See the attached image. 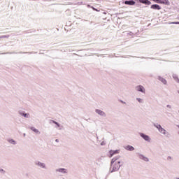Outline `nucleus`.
<instances>
[{"label": "nucleus", "instance_id": "f704fd0d", "mask_svg": "<svg viewBox=\"0 0 179 179\" xmlns=\"http://www.w3.org/2000/svg\"><path fill=\"white\" fill-rule=\"evenodd\" d=\"M176 127H177L178 128V129H179V125H177Z\"/></svg>", "mask_w": 179, "mask_h": 179}, {"label": "nucleus", "instance_id": "9b49d317", "mask_svg": "<svg viewBox=\"0 0 179 179\" xmlns=\"http://www.w3.org/2000/svg\"><path fill=\"white\" fill-rule=\"evenodd\" d=\"M140 3H143L144 5H152V2L149 0H137Z\"/></svg>", "mask_w": 179, "mask_h": 179}, {"label": "nucleus", "instance_id": "0eeeda50", "mask_svg": "<svg viewBox=\"0 0 179 179\" xmlns=\"http://www.w3.org/2000/svg\"><path fill=\"white\" fill-rule=\"evenodd\" d=\"M124 5H129V6H134L136 2L134 0H126L123 2Z\"/></svg>", "mask_w": 179, "mask_h": 179}, {"label": "nucleus", "instance_id": "c85d7f7f", "mask_svg": "<svg viewBox=\"0 0 179 179\" xmlns=\"http://www.w3.org/2000/svg\"><path fill=\"white\" fill-rule=\"evenodd\" d=\"M120 102L122 103V104H126L125 101H124L122 100H120Z\"/></svg>", "mask_w": 179, "mask_h": 179}, {"label": "nucleus", "instance_id": "6e6552de", "mask_svg": "<svg viewBox=\"0 0 179 179\" xmlns=\"http://www.w3.org/2000/svg\"><path fill=\"white\" fill-rule=\"evenodd\" d=\"M150 9H154L155 10H160L162 7L159 4H152L150 6Z\"/></svg>", "mask_w": 179, "mask_h": 179}, {"label": "nucleus", "instance_id": "423d86ee", "mask_svg": "<svg viewBox=\"0 0 179 179\" xmlns=\"http://www.w3.org/2000/svg\"><path fill=\"white\" fill-rule=\"evenodd\" d=\"M136 90L137 92H141V93H144V94L146 92V90H145V87L141 85L136 87Z\"/></svg>", "mask_w": 179, "mask_h": 179}, {"label": "nucleus", "instance_id": "f03ea898", "mask_svg": "<svg viewBox=\"0 0 179 179\" xmlns=\"http://www.w3.org/2000/svg\"><path fill=\"white\" fill-rule=\"evenodd\" d=\"M154 127L157 128L159 131V132L162 135H164L166 138H169L170 134L169 131H166L161 124H159L158 123H154L153 124Z\"/></svg>", "mask_w": 179, "mask_h": 179}, {"label": "nucleus", "instance_id": "20e7f679", "mask_svg": "<svg viewBox=\"0 0 179 179\" xmlns=\"http://www.w3.org/2000/svg\"><path fill=\"white\" fill-rule=\"evenodd\" d=\"M138 135H140V136L145 141L150 143L151 141V138L150 137V136H148L146 134H145L144 133H138Z\"/></svg>", "mask_w": 179, "mask_h": 179}, {"label": "nucleus", "instance_id": "b1692460", "mask_svg": "<svg viewBox=\"0 0 179 179\" xmlns=\"http://www.w3.org/2000/svg\"><path fill=\"white\" fill-rule=\"evenodd\" d=\"M91 8L95 10V12H100V10H98L97 8H94V6H91Z\"/></svg>", "mask_w": 179, "mask_h": 179}, {"label": "nucleus", "instance_id": "f3484780", "mask_svg": "<svg viewBox=\"0 0 179 179\" xmlns=\"http://www.w3.org/2000/svg\"><path fill=\"white\" fill-rule=\"evenodd\" d=\"M125 150H128V151H134L135 150L134 147L131 146V145H127L126 147H124Z\"/></svg>", "mask_w": 179, "mask_h": 179}, {"label": "nucleus", "instance_id": "4468645a", "mask_svg": "<svg viewBox=\"0 0 179 179\" xmlns=\"http://www.w3.org/2000/svg\"><path fill=\"white\" fill-rule=\"evenodd\" d=\"M158 80H159V82H162V83H163V85H167V80L166 79H164V78L159 76L157 77Z\"/></svg>", "mask_w": 179, "mask_h": 179}, {"label": "nucleus", "instance_id": "39448f33", "mask_svg": "<svg viewBox=\"0 0 179 179\" xmlns=\"http://www.w3.org/2000/svg\"><path fill=\"white\" fill-rule=\"evenodd\" d=\"M35 165L38 166V167H40L42 169H45V170L48 169V166H46V165L44 162H41L36 161L35 162Z\"/></svg>", "mask_w": 179, "mask_h": 179}, {"label": "nucleus", "instance_id": "473e14b6", "mask_svg": "<svg viewBox=\"0 0 179 179\" xmlns=\"http://www.w3.org/2000/svg\"><path fill=\"white\" fill-rule=\"evenodd\" d=\"M55 141H56L57 143H59V140L56 139Z\"/></svg>", "mask_w": 179, "mask_h": 179}, {"label": "nucleus", "instance_id": "7c9ffc66", "mask_svg": "<svg viewBox=\"0 0 179 179\" xmlns=\"http://www.w3.org/2000/svg\"><path fill=\"white\" fill-rule=\"evenodd\" d=\"M166 107H167L168 108H171V106H170V105H167Z\"/></svg>", "mask_w": 179, "mask_h": 179}, {"label": "nucleus", "instance_id": "bb28decb", "mask_svg": "<svg viewBox=\"0 0 179 179\" xmlns=\"http://www.w3.org/2000/svg\"><path fill=\"white\" fill-rule=\"evenodd\" d=\"M99 114L101 116H103V117L106 116V115H105L104 113H99Z\"/></svg>", "mask_w": 179, "mask_h": 179}, {"label": "nucleus", "instance_id": "1a4fd4ad", "mask_svg": "<svg viewBox=\"0 0 179 179\" xmlns=\"http://www.w3.org/2000/svg\"><path fill=\"white\" fill-rule=\"evenodd\" d=\"M138 158L141 159V160H143L145 162H149L150 161L149 158L145 157L143 155H141V154H138Z\"/></svg>", "mask_w": 179, "mask_h": 179}, {"label": "nucleus", "instance_id": "c756f323", "mask_svg": "<svg viewBox=\"0 0 179 179\" xmlns=\"http://www.w3.org/2000/svg\"><path fill=\"white\" fill-rule=\"evenodd\" d=\"M173 159V157H170V156H168L167 157V160H171V159Z\"/></svg>", "mask_w": 179, "mask_h": 179}, {"label": "nucleus", "instance_id": "7ed1b4c3", "mask_svg": "<svg viewBox=\"0 0 179 179\" xmlns=\"http://www.w3.org/2000/svg\"><path fill=\"white\" fill-rule=\"evenodd\" d=\"M55 171L57 173V175L61 176V174H67L68 171L65 168H58L55 170Z\"/></svg>", "mask_w": 179, "mask_h": 179}, {"label": "nucleus", "instance_id": "dca6fc26", "mask_svg": "<svg viewBox=\"0 0 179 179\" xmlns=\"http://www.w3.org/2000/svg\"><path fill=\"white\" fill-rule=\"evenodd\" d=\"M159 3L162 5H170V1L169 0H159Z\"/></svg>", "mask_w": 179, "mask_h": 179}, {"label": "nucleus", "instance_id": "2f4dec72", "mask_svg": "<svg viewBox=\"0 0 179 179\" xmlns=\"http://www.w3.org/2000/svg\"><path fill=\"white\" fill-rule=\"evenodd\" d=\"M87 8H92V6H90V4H87Z\"/></svg>", "mask_w": 179, "mask_h": 179}, {"label": "nucleus", "instance_id": "4c0bfd02", "mask_svg": "<svg viewBox=\"0 0 179 179\" xmlns=\"http://www.w3.org/2000/svg\"><path fill=\"white\" fill-rule=\"evenodd\" d=\"M176 179H179V178H177Z\"/></svg>", "mask_w": 179, "mask_h": 179}, {"label": "nucleus", "instance_id": "393cba45", "mask_svg": "<svg viewBox=\"0 0 179 179\" xmlns=\"http://www.w3.org/2000/svg\"><path fill=\"white\" fill-rule=\"evenodd\" d=\"M96 113H103L101 110L96 109Z\"/></svg>", "mask_w": 179, "mask_h": 179}, {"label": "nucleus", "instance_id": "f257e3e1", "mask_svg": "<svg viewBox=\"0 0 179 179\" xmlns=\"http://www.w3.org/2000/svg\"><path fill=\"white\" fill-rule=\"evenodd\" d=\"M120 158H121V156L118 155L112 159L110 162V171H109L110 173L120 171L121 166H123L122 162H121L120 161H117Z\"/></svg>", "mask_w": 179, "mask_h": 179}, {"label": "nucleus", "instance_id": "e433bc0d", "mask_svg": "<svg viewBox=\"0 0 179 179\" xmlns=\"http://www.w3.org/2000/svg\"><path fill=\"white\" fill-rule=\"evenodd\" d=\"M22 113H25V111H22Z\"/></svg>", "mask_w": 179, "mask_h": 179}, {"label": "nucleus", "instance_id": "c9c22d12", "mask_svg": "<svg viewBox=\"0 0 179 179\" xmlns=\"http://www.w3.org/2000/svg\"><path fill=\"white\" fill-rule=\"evenodd\" d=\"M178 93L179 94V90L178 91Z\"/></svg>", "mask_w": 179, "mask_h": 179}, {"label": "nucleus", "instance_id": "a211bd4d", "mask_svg": "<svg viewBox=\"0 0 179 179\" xmlns=\"http://www.w3.org/2000/svg\"><path fill=\"white\" fill-rule=\"evenodd\" d=\"M172 78L174 79V80L176 82H177V83H179V78H178V76H177V74H173Z\"/></svg>", "mask_w": 179, "mask_h": 179}, {"label": "nucleus", "instance_id": "6ab92c4d", "mask_svg": "<svg viewBox=\"0 0 179 179\" xmlns=\"http://www.w3.org/2000/svg\"><path fill=\"white\" fill-rule=\"evenodd\" d=\"M20 114L22 117H24V118L30 117V115L29 113H20Z\"/></svg>", "mask_w": 179, "mask_h": 179}, {"label": "nucleus", "instance_id": "aec40b11", "mask_svg": "<svg viewBox=\"0 0 179 179\" xmlns=\"http://www.w3.org/2000/svg\"><path fill=\"white\" fill-rule=\"evenodd\" d=\"M136 34H134L132 31H130L127 34V36L129 37V38H131V37H134Z\"/></svg>", "mask_w": 179, "mask_h": 179}, {"label": "nucleus", "instance_id": "ddd939ff", "mask_svg": "<svg viewBox=\"0 0 179 179\" xmlns=\"http://www.w3.org/2000/svg\"><path fill=\"white\" fill-rule=\"evenodd\" d=\"M110 157H113L115 155L120 154V150H110L109 152Z\"/></svg>", "mask_w": 179, "mask_h": 179}, {"label": "nucleus", "instance_id": "72a5a7b5", "mask_svg": "<svg viewBox=\"0 0 179 179\" xmlns=\"http://www.w3.org/2000/svg\"><path fill=\"white\" fill-rule=\"evenodd\" d=\"M23 136H24V137L26 136V134H25V133L23 134Z\"/></svg>", "mask_w": 179, "mask_h": 179}, {"label": "nucleus", "instance_id": "f8f14e48", "mask_svg": "<svg viewBox=\"0 0 179 179\" xmlns=\"http://www.w3.org/2000/svg\"><path fill=\"white\" fill-rule=\"evenodd\" d=\"M29 129H31V131H34V133H35L36 135H40L41 134V132L39 131L38 129H37L36 127H29Z\"/></svg>", "mask_w": 179, "mask_h": 179}, {"label": "nucleus", "instance_id": "a878e982", "mask_svg": "<svg viewBox=\"0 0 179 179\" xmlns=\"http://www.w3.org/2000/svg\"><path fill=\"white\" fill-rule=\"evenodd\" d=\"M171 24H179V22H171Z\"/></svg>", "mask_w": 179, "mask_h": 179}, {"label": "nucleus", "instance_id": "58836bf2", "mask_svg": "<svg viewBox=\"0 0 179 179\" xmlns=\"http://www.w3.org/2000/svg\"><path fill=\"white\" fill-rule=\"evenodd\" d=\"M178 135H179V131H178Z\"/></svg>", "mask_w": 179, "mask_h": 179}, {"label": "nucleus", "instance_id": "cd10ccee", "mask_svg": "<svg viewBox=\"0 0 179 179\" xmlns=\"http://www.w3.org/2000/svg\"><path fill=\"white\" fill-rule=\"evenodd\" d=\"M106 145L105 141H101V145Z\"/></svg>", "mask_w": 179, "mask_h": 179}, {"label": "nucleus", "instance_id": "5701e85b", "mask_svg": "<svg viewBox=\"0 0 179 179\" xmlns=\"http://www.w3.org/2000/svg\"><path fill=\"white\" fill-rule=\"evenodd\" d=\"M137 101H138V103H143V99H141V98H136Z\"/></svg>", "mask_w": 179, "mask_h": 179}, {"label": "nucleus", "instance_id": "2eb2a0df", "mask_svg": "<svg viewBox=\"0 0 179 179\" xmlns=\"http://www.w3.org/2000/svg\"><path fill=\"white\" fill-rule=\"evenodd\" d=\"M10 54H37V52H10Z\"/></svg>", "mask_w": 179, "mask_h": 179}, {"label": "nucleus", "instance_id": "412c9836", "mask_svg": "<svg viewBox=\"0 0 179 179\" xmlns=\"http://www.w3.org/2000/svg\"><path fill=\"white\" fill-rule=\"evenodd\" d=\"M7 141H8V143L11 145H16L17 144V142L15 140H13V138L8 139V140H7Z\"/></svg>", "mask_w": 179, "mask_h": 179}, {"label": "nucleus", "instance_id": "4be33fe9", "mask_svg": "<svg viewBox=\"0 0 179 179\" xmlns=\"http://www.w3.org/2000/svg\"><path fill=\"white\" fill-rule=\"evenodd\" d=\"M10 36L9 35H3L0 36V38H9Z\"/></svg>", "mask_w": 179, "mask_h": 179}, {"label": "nucleus", "instance_id": "9d476101", "mask_svg": "<svg viewBox=\"0 0 179 179\" xmlns=\"http://www.w3.org/2000/svg\"><path fill=\"white\" fill-rule=\"evenodd\" d=\"M49 124H56V126H55V128L56 129H59L61 127V124L59 123H58L57 122H56L55 120H49Z\"/></svg>", "mask_w": 179, "mask_h": 179}]
</instances>
